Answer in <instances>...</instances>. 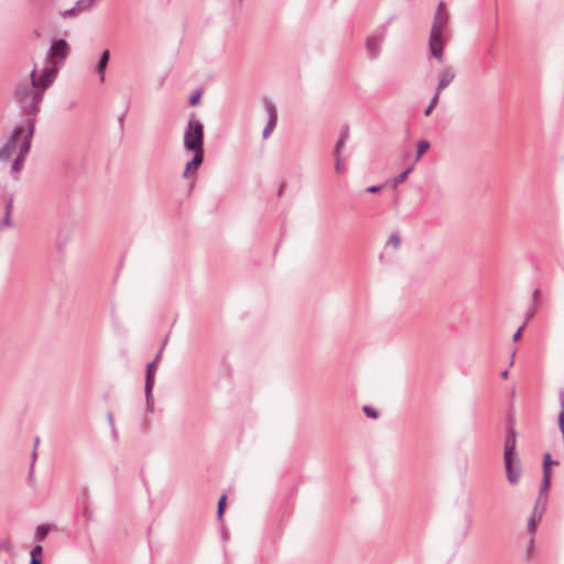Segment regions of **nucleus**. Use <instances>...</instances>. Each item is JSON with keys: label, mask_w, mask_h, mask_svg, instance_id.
<instances>
[{"label": "nucleus", "mask_w": 564, "mask_h": 564, "mask_svg": "<svg viewBox=\"0 0 564 564\" xmlns=\"http://www.w3.org/2000/svg\"><path fill=\"white\" fill-rule=\"evenodd\" d=\"M57 68V65L47 59L40 75H37V68L34 67L29 77L17 85L14 90L15 98L23 112L29 115L30 118L34 119L39 113V105L45 90L53 84Z\"/></svg>", "instance_id": "f257e3e1"}, {"label": "nucleus", "mask_w": 564, "mask_h": 564, "mask_svg": "<svg viewBox=\"0 0 564 564\" xmlns=\"http://www.w3.org/2000/svg\"><path fill=\"white\" fill-rule=\"evenodd\" d=\"M449 36V15L443 11V3L441 2L433 19L429 40L430 52L440 62L443 61V47Z\"/></svg>", "instance_id": "f03ea898"}, {"label": "nucleus", "mask_w": 564, "mask_h": 564, "mask_svg": "<svg viewBox=\"0 0 564 564\" xmlns=\"http://www.w3.org/2000/svg\"><path fill=\"white\" fill-rule=\"evenodd\" d=\"M34 119L29 118L25 124L17 126L11 134V137L6 141V143L0 148V160L7 161L11 156H18L21 154V144L28 140L29 148L31 147V139L34 133Z\"/></svg>", "instance_id": "7ed1b4c3"}, {"label": "nucleus", "mask_w": 564, "mask_h": 564, "mask_svg": "<svg viewBox=\"0 0 564 564\" xmlns=\"http://www.w3.org/2000/svg\"><path fill=\"white\" fill-rule=\"evenodd\" d=\"M183 145L187 152H204V127L196 119L195 113H191L187 127L184 131Z\"/></svg>", "instance_id": "20e7f679"}, {"label": "nucleus", "mask_w": 564, "mask_h": 564, "mask_svg": "<svg viewBox=\"0 0 564 564\" xmlns=\"http://www.w3.org/2000/svg\"><path fill=\"white\" fill-rule=\"evenodd\" d=\"M386 37V29L382 26L366 40V48L368 56L372 59L378 58L381 52V45Z\"/></svg>", "instance_id": "39448f33"}, {"label": "nucleus", "mask_w": 564, "mask_h": 564, "mask_svg": "<svg viewBox=\"0 0 564 564\" xmlns=\"http://www.w3.org/2000/svg\"><path fill=\"white\" fill-rule=\"evenodd\" d=\"M557 464H558V462L553 460L550 453H545L543 455V478H542V484H541V488H540L541 494L546 492L549 490L550 484H551V477H552L551 467H552V465H557Z\"/></svg>", "instance_id": "423d86ee"}, {"label": "nucleus", "mask_w": 564, "mask_h": 564, "mask_svg": "<svg viewBox=\"0 0 564 564\" xmlns=\"http://www.w3.org/2000/svg\"><path fill=\"white\" fill-rule=\"evenodd\" d=\"M507 479L511 485L518 484L521 476V467L518 458H503Z\"/></svg>", "instance_id": "0eeeda50"}, {"label": "nucleus", "mask_w": 564, "mask_h": 564, "mask_svg": "<svg viewBox=\"0 0 564 564\" xmlns=\"http://www.w3.org/2000/svg\"><path fill=\"white\" fill-rule=\"evenodd\" d=\"M94 3L93 0H77L74 7L67 9L61 13L64 19L78 17L84 12L91 10Z\"/></svg>", "instance_id": "6e6552de"}, {"label": "nucleus", "mask_w": 564, "mask_h": 564, "mask_svg": "<svg viewBox=\"0 0 564 564\" xmlns=\"http://www.w3.org/2000/svg\"><path fill=\"white\" fill-rule=\"evenodd\" d=\"M154 369H155V362H150L147 366L144 391H145L147 403L150 406L153 405L152 389H153V384H154Z\"/></svg>", "instance_id": "1a4fd4ad"}, {"label": "nucleus", "mask_w": 564, "mask_h": 564, "mask_svg": "<svg viewBox=\"0 0 564 564\" xmlns=\"http://www.w3.org/2000/svg\"><path fill=\"white\" fill-rule=\"evenodd\" d=\"M456 73L452 68H444L438 74V82L435 88L436 94H441L443 89H445L455 78Z\"/></svg>", "instance_id": "9d476101"}, {"label": "nucleus", "mask_w": 564, "mask_h": 564, "mask_svg": "<svg viewBox=\"0 0 564 564\" xmlns=\"http://www.w3.org/2000/svg\"><path fill=\"white\" fill-rule=\"evenodd\" d=\"M503 458H518L516 453V431L513 427L509 429L505 440Z\"/></svg>", "instance_id": "9b49d317"}, {"label": "nucleus", "mask_w": 564, "mask_h": 564, "mask_svg": "<svg viewBox=\"0 0 564 564\" xmlns=\"http://www.w3.org/2000/svg\"><path fill=\"white\" fill-rule=\"evenodd\" d=\"M67 51H68V47H67L66 41L57 40V41L53 42L51 50H50V54L46 57V61L50 59L56 65V63L52 59V56H58L59 58L63 59L67 55Z\"/></svg>", "instance_id": "f8f14e48"}, {"label": "nucleus", "mask_w": 564, "mask_h": 564, "mask_svg": "<svg viewBox=\"0 0 564 564\" xmlns=\"http://www.w3.org/2000/svg\"><path fill=\"white\" fill-rule=\"evenodd\" d=\"M20 147H21V154L15 156V159L12 162V166H11L12 173L15 178L18 177V174L20 173V171L23 166L25 156L29 153V141L25 140Z\"/></svg>", "instance_id": "ddd939ff"}, {"label": "nucleus", "mask_w": 564, "mask_h": 564, "mask_svg": "<svg viewBox=\"0 0 564 564\" xmlns=\"http://www.w3.org/2000/svg\"><path fill=\"white\" fill-rule=\"evenodd\" d=\"M193 158L185 165V170L183 172V177L188 178L189 173L196 171L204 161V152H192Z\"/></svg>", "instance_id": "4468645a"}, {"label": "nucleus", "mask_w": 564, "mask_h": 564, "mask_svg": "<svg viewBox=\"0 0 564 564\" xmlns=\"http://www.w3.org/2000/svg\"><path fill=\"white\" fill-rule=\"evenodd\" d=\"M265 110H267V113H268V122L265 124V128H269V129H271L273 131L275 129V127H276V123H278L276 108L273 105V102L268 100L265 102Z\"/></svg>", "instance_id": "2eb2a0df"}, {"label": "nucleus", "mask_w": 564, "mask_h": 564, "mask_svg": "<svg viewBox=\"0 0 564 564\" xmlns=\"http://www.w3.org/2000/svg\"><path fill=\"white\" fill-rule=\"evenodd\" d=\"M110 58V53L108 50L104 51L100 55V58L97 64V72L100 76V82L105 80V70L107 68L108 62Z\"/></svg>", "instance_id": "dca6fc26"}, {"label": "nucleus", "mask_w": 564, "mask_h": 564, "mask_svg": "<svg viewBox=\"0 0 564 564\" xmlns=\"http://www.w3.org/2000/svg\"><path fill=\"white\" fill-rule=\"evenodd\" d=\"M52 530L51 524H40L35 528L33 539L36 542H42L46 539L47 534Z\"/></svg>", "instance_id": "f3484780"}, {"label": "nucleus", "mask_w": 564, "mask_h": 564, "mask_svg": "<svg viewBox=\"0 0 564 564\" xmlns=\"http://www.w3.org/2000/svg\"><path fill=\"white\" fill-rule=\"evenodd\" d=\"M348 137H349V128L346 126L343 129L338 141L336 142L334 154L341 153V150L344 149L345 143H346Z\"/></svg>", "instance_id": "a211bd4d"}, {"label": "nucleus", "mask_w": 564, "mask_h": 564, "mask_svg": "<svg viewBox=\"0 0 564 564\" xmlns=\"http://www.w3.org/2000/svg\"><path fill=\"white\" fill-rule=\"evenodd\" d=\"M43 547L36 544L30 552L31 561L30 564H43L42 563Z\"/></svg>", "instance_id": "6ab92c4d"}, {"label": "nucleus", "mask_w": 564, "mask_h": 564, "mask_svg": "<svg viewBox=\"0 0 564 564\" xmlns=\"http://www.w3.org/2000/svg\"><path fill=\"white\" fill-rule=\"evenodd\" d=\"M429 148H430L429 141L421 140L417 142L415 162H417L421 159V156L427 151Z\"/></svg>", "instance_id": "aec40b11"}, {"label": "nucleus", "mask_w": 564, "mask_h": 564, "mask_svg": "<svg viewBox=\"0 0 564 564\" xmlns=\"http://www.w3.org/2000/svg\"><path fill=\"white\" fill-rule=\"evenodd\" d=\"M412 170L413 166H410L405 171L400 173L398 176H395L393 180V186H398L399 184L403 183L406 180L408 175L412 172Z\"/></svg>", "instance_id": "412c9836"}, {"label": "nucleus", "mask_w": 564, "mask_h": 564, "mask_svg": "<svg viewBox=\"0 0 564 564\" xmlns=\"http://www.w3.org/2000/svg\"><path fill=\"white\" fill-rule=\"evenodd\" d=\"M438 99H440V95L438 94H434V96L432 97V99L430 100V104L429 106L426 107V109L424 110V115L425 116H429L432 110L436 107V105L438 104Z\"/></svg>", "instance_id": "4be33fe9"}, {"label": "nucleus", "mask_w": 564, "mask_h": 564, "mask_svg": "<svg viewBox=\"0 0 564 564\" xmlns=\"http://www.w3.org/2000/svg\"><path fill=\"white\" fill-rule=\"evenodd\" d=\"M388 243L391 245L393 247V249H399V247L401 245V238H400L399 234H397V232L391 234L388 239Z\"/></svg>", "instance_id": "5701e85b"}, {"label": "nucleus", "mask_w": 564, "mask_h": 564, "mask_svg": "<svg viewBox=\"0 0 564 564\" xmlns=\"http://www.w3.org/2000/svg\"><path fill=\"white\" fill-rule=\"evenodd\" d=\"M225 502H226V496L223 495L217 505V518L220 520L223 518L224 511H225Z\"/></svg>", "instance_id": "b1692460"}, {"label": "nucleus", "mask_w": 564, "mask_h": 564, "mask_svg": "<svg viewBox=\"0 0 564 564\" xmlns=\"http://www.w3.org/2000/svg\"><path fill=\"white\" fill-rule=\"evenodd\" d=\"M335 155V170L338 173H341L344 171V162L341 158V153L334 154Z\"/></svg>", "instance_id": "393cba45"}, {"label": "nucleus", "mask_w": 564, "mask_h": 564, "mask_svg": "<svg viewBox=\"0 0 564 564\" xmlns=\"http://www.w3.org/2000/svg\"><path fill=\"white\" fill-rule=\"evenodd\" d=\"M362 411L365 412V414L368 416V417H371V419H377L378 417V411L369 405H365L362 408Z\"/></svg>", "instance_id": "a878e982"}, {"label": "nucleus", "mask_w": 564, "mask_h": 564, "mask_svg": "<svg viewBox=\"0 0 564 564\" xmlns=\"http://www.w3.org/2000/svg\"><path fill=\"white\" fill-rule=\"evenodd\" d=\"M536 524L538 520L535 519L534 516H532L528 522V530L533 533L536 529Z\"/></svg>", "instance_id": "bb28decb"}, {"label": "nucleus", "mask_w": 564, "mask_h": 564, "mask_svg": "<svg viewBox=\"0 0 564 564\" xmlns=\"http://www.w3.org/2000/svg\"><path fill=\"white\" fill-rule=\"evenodd\" d=\"M200 91H196L191 98H189V104L192 106H196L198 102H199V99H200Z\"/></svg>", "instance_id": "cd10ccee"}, {"label": "nucleus", "mask_w": 564, "mask_h": 564, "mask_svg": "<svg viewBox=\"0 0 564 564\" xmlns=\"http://www.w3.org/2000/svg\"><path fill=\"white\" fill-rule=\"evenodd\" d=\"M558 427L561 433H564V410H561L558 414Z\"/></svg>", "instance_id": "c85d7f7f"}, {"label": "nucleus", "mask_w": 564, "mask_h": 564, "mask_svg": "<svg viewBox=\"0 0 564 564\" xmlns=\"http://www.w3.org/2000/svg\"><path fill=\"white\" fill-rule=\"evenodd\" d=\"M380 191H381V186L380 185H371V186H368L366 188L367 193H372V194L378 193Z\"/></svg>", "instance_id": "c756f323"}, {"label": "nucleus", "mask_w": 564, "mask_h": 564, "mask_svg": "<svg viewBox=\"0 0 564 564\" xmlns=\"http://www.w3.org/2000/svg\"><path fill=\"white\" fill-rule=\"evenodd\" d=\"M2 547L8 552H13V545L10 541L6 540L2 542Z\"/></svg>", "instance_id": "7c9ffc66"}, {"label": "nucleus", "mask_w": 564, "mask_h": 564, "mask_svg": "<svg viewBox=\"0 0 564 564\" xmlns=\"http://www.w3.org/2000/svg\"><path fill=\"white\" fill-rule=\"evenodd\" d=\"M272 132L273 131L271 129L264 127V129L262 131V138L263 139H268L271 135Z\"/></svg>", "instance_id": "2f4dec72"}, {"label": "nucleus", "mask_w": 564, "mask_h": 564, "mask_svg": "<svg viewBox=\"0 0 564 564\" xmlns=\"http://www.w3.org/2000/svg\"><path fill=\"white\" fill-rule=\"evenodd\" d=\"M524 326H521L513 335V340L517 341L520 339L521 337V333H522V329H523Z\"/></svg>", "instance_id": "473e14b6"}, {"label": "nucleus", "mask_w": 564, "mask_h": 564, "mask_svg": "<svg viewBox=\"0 0 564 564\" xmlns=\"http://www.w3.org/2000/svg\"><path fill=\"white\" fill-rule=\"evenodd\" d=\"M162 355V350L158 351L155 359L152 362H155V365L160 361Z\"/></svg>", "instance_id": "72a5a7b5"}, {"label": "nucleus", "mask_w": 564, "mask_h": 564, "mask_svg": "<svg viewBox=\"0 0 564 564\" xmlns=\"http://www.w3.org/2000/svg\"><path fill=\"white\" fill-rule=\"evenodd\" d=\"M508 375H509L508 370H505V371H502V372H501V377H502L503 379H507V378H508Z\"/></svg>", "instance_id": "f704fd0d"}, {"label": "nucleus", "mask_w": 564, "mask_h": 564, "mask_svg": "<svg viewBox=\"0 0 564 564\" xmlns=\"http://www.w3.org/2000/svg\"><path fill=\"white\" fill-rule=\"evenodd\" d=\"M532 547H533V541L531 540L530 544H529V547H528V552H531Z\"/></svg>", "instance_id": "c9c22d12"}, {"label": "nucleus", "mask_w": 564, "mask_h": 564, "mask_svg": "<svg viewBox=\"0 0 564 564\" xmlns=\"http://www.w3.org/2000/svg\"><path fill=\"white\" fill-rule=\"evenodd\" d=\"M538 295H539V291H538V290H535V291H534V299H536V297H538Z\"/></svg>", "instance_id": "e433bc0d"}]
</instances>
